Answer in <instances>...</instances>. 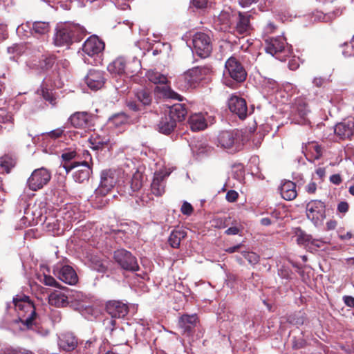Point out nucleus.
Wrapping results in <instances>:
<instances>
[{
  "label": "nucleus",
  "mask_w": 354,
  "mask_h": 354,
  "mask_svg": "<svg viewBox=\"0 0 354 354\" xmlns=\"http://www.w3.org/2000/svg\"><path fill=\"white\" fill-rule=\"evenodd\" d=\"M57 277L61 281L66 282V268L65 266H63L58 272Z\"/></svg>",
  "instance_id": "59"
},
{
  "label": "nucleus",
  "mask_w": 354,
  "mask_h": 354,
  "mask_svg": "<svg viewBox=\"0 0 354 354\" xmlns=\"http://www.w3.org/2000/svg\"><path fill=\"white\" fill-rule=\"evenodd\" d=\"M109 122L118 127L128 123L129 118L125 112H118L109 118Z\"/></svg>",
  "instance_id": "36"
},
{
  "label": "nucleus",
  "mask_w": 354,
  "mask_h": 354,
  "mask_svg": "<svg viewBox=\"0 0 354 354\" xmlns=\"http://www.w3.org/2000/svg\"><path fill=\"white\" fill-rule=\"evenodd\" d=\"M304 340L297 341L295 339H294L292 342V348L294 349H299L304 346Z\"/></svg>",
  "instance_id": "64"
},
{
  "label": "nucleus",
  "mask_w": 354,
  "mask_h": 354,
  "mask_svg": "<svg viewBox=\"0 0 354 354\" xmlns=\"http://www.w3.org/2000/svg\"><path fill=\"white\" fill-rule=\"evenodd\" d=\"M64 130L63 129H57L53 130L50 132L46 133V134L53 138H57L62 136Z\"/></svg>",
  "instance_id": "55"
},
{
  "label": "nucleus",
  "mask_w": 354,
  "mask_h": 354,
  "mask_svg": "<svg viewBox=\"0 0 354 354\" xmlns=\"http://www.w3.org/2000/svg\"><path fill=\"white\" fill-rule=\"evenodd\" d=\"M230 113H231V115L230 116L229 120H231V119L234 120V119L239 118L240 120L243 121L248 116V114H247L248 112H230Z\"/></svg>",
  "instance_id": "53"
},
{
  "label": "nucleus",
  "mask_w": 354,
  "mask_h": 354,
  "mask_svg": "<svg viewBox=\"0 0 354 354\" xmlns=\"http://www.w3.org/2000/svg\"><path fill=\"white\" fill-rule=\"evenodd\" d=\"M281 197L286 201H292L297 196L296 184L290 180H286L279 187Z\"/></svg>",
  "instance_id": "25"
},
{
  "label": "nucleus",
  "mask_w": 354,
  "mask_h": 354,
  "mask_svg": "<svg viewBox=\"0 0 354 354\" xmlns=\"http://www.w3.org/2000/svg\"><path fill=\"white\" fill-rule=\"evenodd\" d=\"M165 192V176L162 174L156 173L151 184V194L156 196H161Z\"/></svg>",
  "instance_id": "24"
},
{
  "label": "nucleus",
  "mask_w": 354,
  "mask_h": 354,
  "mask_svg": "<svg viewBox=\"0 0 354 354\" xmlns=\"http://www.w3.org/2000/svg\"><path fill=\"white\" fill-rule=\"evenodd\" d=\"M266 53L276 56L279 59H283L290 54V50L286 39L283 37H270L265 40Z\"/></svg>",
  "instance_id": "7"
},
{
  "label": "nucleus",
  "mask_w": 354,
  "mask_h": 354,
  "mask_svg": "<svg viewBox=\"0 0 354 354\" xmlns=\"http://www.w3.org/2000/svg\"><path fill=\"white\" fill-rule=\"evenodd\" d=\"M113 258L121 268L124 270L136 272L139 270L136 258L130 252L124 249L115 251Z\"/></svg>",
  "instance_id": "13"
},
{
  "label": "nucleus",
  "mask_w": 354,
  "mask_h": 354,
  "mask_svg": "<svg viewBox=\"0 0 354 354\" xmlns=\"http://www.w3.org/2000/svg\"><path fill=\"white\" fill-rule=\"evenodd\" d=\"M189 124L192 131L203 130L207 127V123L203 114V112L192 113L188 120Z\"/></svg>",
  "instance_id": "28"
},
{
  "label": "nucleus",
  "mask_w": 354,
  "mask_h": 354,
  "mask_svg": "<svg viewBox=\"0 0 354 354\" xmlns=\"http://www.w3.org/2000/svg\"><path fill=\"white\" fill-rule=\"evenodd\" d=\"M84 35L85 30L83 27L68 22V46L73 42L80 41Z\"/></svg>",
  "instance_id": "22"
},
{
  "label": "nucleus",
  "mask_w": 354,
  "mask_h": 354,
  "mask_svg": "<svg viewBox=\"0 0 354 354\" xmlns=\"http://www.w3.org/2000/svg\"><path fill=\"white\" fill-rule=\"evenodd\" d=\"M75 348H77L78 354H93L94 342L88 340L85 343H78L77 337L73 333H68V352L73 351Z\"/></svg>",
  "instance_id": "16"
},
{
  "label": "nucleus",
  "mask_w": 354,
  "mask_h": 354,
  "mask_svg": "<svg viewBox=\"0 0 354 354\" xmlns=\"http://www.w3.org/2000/svg\"><path fill=\"white\" fill-rule=\"evenodd\" d=\"M90 119L91 115L88 112H75L71 115L69 121L74 127L84 128L86 127Z\"/></svg>",
  "instance_id": "27"
},
{
  "label": "nucleus",
  "mask_w": 354,
  "mask_h": 354,
  "mask_svg": "<svg viewBox=\"0 0 354 354\" xmlns=\"http://www.w3.org/2000/svg\"><path fill=\"white\" fill-rule=\"evenodd\" d=\"M254 128L248 129H234L232 131H223L218 136V145L222 148L236 151L245 142L250 139Z\"/></svg>",
  "instance_id": "1"
},
{
  "label": "nucleus",
  "mask_w": 354,
  "mask_h": 354,
  "mask_svg": "<svg viewBox=\"0 0 354 354\" xmlns=\"http://www.w3.org/2000/svg\"><path fill=\"white\" fill-rule=\"evenodd\" d=\"M187 235L185 230H175L171 233L168 241L170 245L174 248H178L180 245V241Z\"/></svg>",
  "instance_id": "31"
},
{
  "label": "nucleus",
  "mask_w": 354,
  "mask_h": 354,
  "mask_svg": "<svg viewBox=\"0 0 354 354\" xmlns=\"http://www.w3.org/2000/svg\"><path fill=\"white\" fill-rule=\"evenodd\" d=\"M85 82L91 90L100 89L105 82L104 73L99 70H90L85 77Z\"/></svg>",
  "instance_id": "18"
},
{
  "label": "nucleus",
  "mask_w": 354,
  "mask_h": 354,
  "mask_svg": "<svg viewBox=\"0 0 354 354\" xmlns=\"http://www.w3.org/2000/svg\"><path fill=\"white\" fill-rule=\"evenodd\" d=\"M243 257L251 264H257L259 261V256L252 252H241Z\"/></svg>",
  "instance_id": "43"
},
{
  "label": "nucleus",
  "mask_w": 354,
  "mask_h": 354,
  "mask_svg": "<svg viewBox=\"0 0 354 354\" xmlns=\"http://www.w3.org/2000/svg\"><path fill=\"white\" fill-rule=\"evenodd\" d=\"M136 97L140 104L144 106L149 105L152 102L151 94L146 89H141L137 91Z\"/></svg>",
  "instance_id": "34"
},
{
  "label": "nucleus",
  "mask_w": 354,
  "mask_h": 354,
  "mask_svg": "<svg viewBox=\"0 0 354 354\" xmlns=\"http://www.w3.org/2000/svg\"><path fill=\"white\" fill-rule=\"evenodd\" d=\"M353 131L354 119L344 120L335 127V133L342 139L351 137L353 134Z\"/></svg>",
  "instance_id": "21"
},
{
  "label": "nucleus",
  "mask_w": 354,
  "mask_h": 354,
  "mask_svg": "<svg viewBox=\"0 0 354 354\" xmlns=\"http://www.w3.org/2000/svg\"><path fill=\"white\" fill-rule=\"evenodd\" d=\"M78 280L77 272L71 266L68 265V285H75Z\"/></svg>",
  "instance_id": "44"
},
{
  "label": "nucleus",
  "mask_w": 354,
  "mask_h": 354,
  "mask_svg": "<svg viewBox=\"0 0 354 354\" xmlns=\"http://www.w3.org/2000/svg\"><path fill=\"white\" fill-rule=\"evenodd\" d=\"M337 210L341 213H346L348 210V204L346 202H340L337 205Z\"/></svg>",
  "instance_id": "58"
},
{
  "label": "nucleus",
  "mask_w": 354,
  "mask_h": 354,
  "mask_svg": "<svg viewBox=\"0 0 354 354\" xmlns=\"http://www.w3.org/2000/svg\"><path fill=\"white\" fill-rule=\"evenodd\" d=\"M6 354H34L31 351L27 350H11L8 351Z\"/></svg>",
  "instance_id": "63"
},
{
  "label": "nucleus",
  "mask_w": 354,
  "mask_h": 354,
  "mask_svg": "<svg viewBox=\"0 0 354 354\" xmlns=\"http://www.w3.org/2000/svg\"><path fill=\"white\" fill-rule=\"evenodd\" d=\"M83 132L75 130H68V138H70L72 140L77 141L80 143L79 140L82 138Z\"/></svg>",
  "instance_id": "50"
},
{
  "label": "nucleus",
  "mask_w": 354,
  "mask_h": 354,
  "mask_svg": "<svg viewBox=\"0 0 354 354\" xmlns=\"http://www.w3.org/2000/svg\"><path fill=\"white\" fill-rule=\"evenodd\" d=\"M306 216L315 225H318L326 218V205L319 200H312L306 204Z\"/></svg>",
  "instance_id": "12"
},
{
  "label": "nucleus",
  "mask_w": 354,
  "mask_h": 354,
  "mask_svg": "<svg viewBox=\"0 0 354 354\" xmlns=\"http://www.w3.org/2000/svg\"><path fill=\"white\" fill-rule=\"evenodd\" d=\"M90 143L91 148L93 150L102 149L103 148L108 146L109 139L105 137H100L99 136L91 137L90 138Z\"/></svg>",
  "instance_id": "33"
},
{
  "label": "nucleus",
  "mask_w": 354,
  "mask_h": 354,
  "mask_svg": "<svg viewBox=\"0 0 354 354\" xmlns=\"http://www.w3.org/2000/svg\"><path fill=\"white\" fill-rule=\"evenodd\" d=\"M32 29L36 33L44 35L48 32L50 26L48 22L35 21L32 24Z\"/></svg>",
  "instance_id": "38"
},
{
  "label": "nucleus",
  "mask_w": 354,
  "mask_h": 354,
  "mask_svg": "<svg viewBox=\"0 0 354 354\" xmlns=\"http://www.w3.org/2000/svg\"><path fill=\"white\" fill-rule=\"evenodd\" d=\"M146 76L151 82L155 84H166L168 82L167 76L154 70L148 71Z\"/></svg>",
  "instance_id": "32"
},
{
  "label": "nucleus",
  "mask_w": 354,
  "mask_h": 354,
  "mask_svg": "<svg viewBox=\"0 0 354 354\" xmlns=\"http://www.w3.org/2000/svg\"><path fill=\"white\" fill-rule=\"evenodd\" d=\"M180 210L184 215L189 216L192 214L194 209L189 203L185 201L181 206Z\"/></svg>",
  "instance_id": "51"
},
{
  "label": "nucleus",
  "mask_w": 354,
  "mask_h": 354,
  "mask_svg": "<svg viewBox=\"0 0 354 354\" xmlns=\"http://www.w3.org/2000/svg\"><path fill=\"white\" fill-rule=\"evenodd\" d=\"M251 15L248 12H238L235 30L240 35H248L252 30Z\"/></svg>",
  "instance_id": "20"
},
{
  "label": "nucleus",
  "mask_w": 354,
  "mask_h": 354,
  "mask_svg": "<svg viewBox=\"0 0 354 354\" xmlns=\"http://www.w3.org/2000/svg\"><path fill=\"white\" fill-rule=\"evenodd\" d=\"M208 0H192L193 6L197 8H204L207 6Z\"/></svg>",
  "instance_id": "57"
},
{
  "label": "nucleus",
  "mask_w": 354,
  "mask_h": 354,
  "mask_svg": "<svg viewBox=\"0 0 354 354\" xmlns=\"http://www.w3.org/2000/svg\"><path fill=\"white\" fill-rule=\"evenodd\" d=\"M297 241L299 245H307L308 243L314 244V240L311 235L306 234L301 229H298L297 232Z\"/></svg>",
  "instance_id": "37"
},
{
  "label": "nucleus",
  "mask_w": 354,
  "mask_h": 354,
  "mask_svg": "<svg viewBox=\"0 0 354 354\" xmlns=\"http://www.w3.org/2000/svg\"><path fill=\"white\" fill-rule=\"evenodd\" d=\"M190 108L185 103L175 104L171 107L170 111H187Z\"/></svg>",
  "instance_id": "56"
},
{
  "label": "nucleus",
  "mask_w": 354,
  "mask_h": 354,
  "mask_svg": "<svg viewBox=\"0 0 354 354\" xmlns=\"http://www.w3.org/2000/svg\"><path fill=\"white\" fill-rule=\"evenodd\" d=\"M13 302L20 322L28 328H30L36 317L34 304L29 301L28 297L26 296L19 299L14 298Z\"/></svg>",
  "instance_id": "4"
},
{
  "label": "nucleus",
  "mask_w": 354,
  "mask_h": 354,
  "mask_svg": "<svg viewBox=\"0 0 354 354\" xmlns=\"http://www.w3.org/2000/svg\"><path fill=\"white\" fill-rule=\"evenodd\" d=\"M229 111H248L245 100L236 95H232L228 100Z\"/></svg>",
  "instance_id": "30"
},
{
  "label": "nucleus",
  "mask_w": 354,
  "mask_h": 354,
  "mask_svg": "<svg viewBox=\"0 0 354 354\" xmlns=\"http://www.w3.org/2000/svg\"><path fill=\"white\" fill-rule=\"evenodd\" d=\"M344 304L348 307H354V297L351 296H344L343 297Z\"/></svg>",
  "instance_id": "60"
},
{
  "label": "nucleus",
  "mask_w": 354,
  "mask_h": 354,
  "mask_svg": "<svg viewBox=\"0 0 354 354\" xmlns=\"http://www.w3.org/2000/svg\"><path fill=\"white\" fill-rule=\"evenodd\" d=\"M187 112H163L159 122L157 124V130L163 134H170L176 128L177 121L180 122L185 119Z\"/></svg>",
  "instance_id": "8"
},
{
  "label": "nucleus",
  "mask_w": 354,
  "mask_h": 354,
  "mask_svg": "<svg viewBox=\"0 0 354 354\" xmlns=\"http://www.w3.org/2000/svg\"><path fill=\"white\" fill-rule=\"evenodd\" d=\"M239 194L234 190H230L227 192L225 198L228 202H235L238 198Z\"/></svg>",
  "instance_id": "54"
},
{
  "label": "nucleus",
  "mask_w": 354,
  "mask_h": 354,
  "mask_svg": "<svg viewBox=\"0 0 354 354\" xmlns=\"http://www.w3.org/2000/svg\"><path fill=\"white\" fill-rule=\"evenodd\" d=\"M263 86L272 91H277L279 88L277 82L272 79H266L263 81Z\"/></svg>",
  "instance_id": "48"
},
{
  "label": "nucleus",
  "mask_w": 354,
  "mask_h": 354,
  "mask_svg": "<svg viewBox=\"0 0 354 354\" xmlns=\"http://www.w3.org/2000/svg\"><path fill=\"white\" fill-rule=\"evenodd\" d=\"M50 178V174L47 169H35L28 180V187L32 191L40 189L49 182Z\"/></svg>",
  "instance_id": "14"
},
{
  "label": "nucleus",
  "mask_w": 354,
  "mask_h": 354,
  "mask_svg": "<svg viewBox=\"0 0 354 354\" xmlns=\"http://www.w3.org/2000/svg\"><path fill=\"white\" fill-rule=\"evenodd\" d=\"M66 290L64 288L55 290L48 297L49 304L57 308L64 307L66 304Z\"/></svg>",
  "instance_id": "23"
},
{
  "label": "nucleus",
  "mask_w": 354,
  "mask_h": 354,
  "mask_svg": "<svg viewBox=\"0 0 354 354\" xmlns=\"http://www.w3.org/2000/svg\"><path fill=\"white\" fill-rule=\"evenodd\" d=\"M192 44L196 54L201 57H207L212 53V44L209 35L198 32L194 35Z\"/></svg>",
  "instance_id": "11"
},
{
  "label": "nucleus",
  "mask_w": 354,
  "mask_h": 354,
  "mask_svg": "<svg viewBox=\"0 0 354 354\" xmlns=\"http://www.w3.org/2000/svg\"><path fill=\"white\" fill-rule=\"evenodd\" d=\"M330 180L335 185H339L342 182V178L339 174H333L330 177Z\"/></svg>",
  "instance_id": "62"
},
{
  "label": "nucleus",
  "mask_w": 354,
  "mask_h": 354,
  "mask_svg": "<svg viewBox=\"0 0 354 354\" xmlns=\"http://www.w3.org/2000/svg\"><path fill=\"white\" fill-rule=\"evenodd\" d=\"M118 173L115 169H104L100 174V182L95 189L97 196H106L114 188L118 180Z\"/></svg>",
  "instance_id": "9"
},
{
  "label": "nucleus",
  "mask_w": 354,
  "mask_h": 354,
  "mask_svg": "<svg viewBox=\"0 0 354 354\" xmlns=\"http://www.w3.org/2000/svg\"><path fill=\"white\" fill-rule=\"evenodd\" d=\"M344 46L346 47V49L342 51V54L345 57H354V39H353L350 44L344 43Z\"/></svg>",
  "instance_id": "49"
},
{
  "label": "nucleus",
  "mask_w": 354,
  "mask_h": 354,
  "mask_svg": "<svg viewBox=\"0 0 354 354\" xmlns=\"http://www.w3.org/2000/svg\"><path fill=\"white\" fill-rule=\"evenodd\" d=\"M231 218L228 217H220L213 220V226L216 228L222 229L227 227L230 223Z\"/></svg>",
  "instance_id": "41"
},
{
  "label": "nucleus",
  "mask_w": 354,
  "mask_h": 354,
  "mask_svg": "<svg viewBox=\"0 0 354 354\" xmlns=\"http://www.w3.org/2000/svg\"><path fill=\"white\" fill-rule=\"evenodd\" d=\"M54 44L62 46L66 43V25L63 23L57 24L54 35Z\"/></svg>",
  "instance_id": "29"
},
{
  "label": "nucleus",
  "mask_w": 354,
  "mask_h": 354,
  "mask_svg": "<svg viewBox=\"0 0 354 354\" xmlns=\"http://www.w3.org/2000/svg\"><path fill=\"white\" fill-rule=\"evenodd\" d=\"M141 68L140 61L133 57L131 62L126 63L122 57H119L114 60L108 66V71L111 73L122 75L126 72L129 73H135L138 72Z\"/></svg>",
  "instance_id": "10"
},
{
  "label": "nucleus",
  "mask_w": 354,
  "mask_h": 354,
  "mask_svg": "<svg viewBox=\"0 0 354 354\" xmlns=\"http://www.w3.org/2000/svg\"><path fill=\"white\" fill-rule=\"evenodd\" d=\"M225 69L230 77L234 80H225V84L230 88H236L237 84L245 80L247 73L241 63L234 57H230L225 62Z\"/></svg>",
  "instance_id": "3"
},
{
  "label": "nucleus",
  "mask_w": 354,
  "mask_h": 354,
  "mask_svg": "<svg viewBox=\"0 0 354 354\" xmlns=\"http://www.w3.org/2000/svg\"><path fill=\"white\" fill-rule=\"evenodd\" d=\"M152 200L153 197L151 196V194L143 193L136 200V202L140 206H145L150 203Z\"/></svg>",
  "instance_id": "45"
},
{
  "label": "nucleus",
  "mask_w": 354,
  "mask_h": 354,
  "mask_svg": "<svg viewBox=\"0 0 354 354\" xmlns=\"http://www.w3.org/2000/svg\"><path fill=\"white\" fill-rule=\"evenodd\" d=\"M39 281L44 283L46 286L57 287L59 284L56 282L55 279L49 275L43 274L40 277Z\"/></svg>",
  "instance_id": "46"
},
{
  "label": "nucleus",
  "mask_w": 354,
  "mask_h": 354,
  "mask_svg": "<svg viewBox=\"0 0 354 354\" xmlns=\"http://www.w3.org/2000/svg\"><path fill=\"white\" fill-rule=\"evenodd\" d=\"M142 186V175L137 172L133 174L131 180L130 187L133 192L138 191Z\"/></svg>",
  "instance_id": "39"
},
{
  "label": "nucleus",
  "mask_w": 354,
  "mask_h": 354,
  "mask_svg": "<svg viewBox=\"0 0 354 354\" xmlns=\"http://www.w3.org/2000/svg\"><path fill=\"white\" fill-rule=\"evenodd\" d=\"M15 165V160L9 156H4L0 158V169L9 173Z\"/></svg>",
  "instance_id": "35"
},
{
  "label": "nucleus",
  "mask_w": 354,
  "mask_h": 354,
  "mask_svg": "<svg viewBox=\"0 0 354 354\" xmlns=\"http://www.w3.org/2000/svg\"><path fill=\"white\" fill-rule=\"evenodd\" d=\"M86 297L82 292L68 288V306L80 311L86 306Z\"/></svg>",
  "instance_id": "17"
},
{
  "label": "nucleus",
  "mask_w": 354,
  "mask_h": 354,
  "mask_svg": "<svg viewBox=\"0 0 354 354\" xmlns=\"http://www.w3.org/2000/svg\"><path fill=\"white\" fill-rule=\"evenodd\" d=\"M106 311L111 316V319L104 320V324L107 322L106 329L110 332L114 330L116 322L113 318H124L129 313V306L127 304L120 301L112 300L106 304Z\"/></svg>",
  "instance_id": "6"
},
{
  "label": "nucleus",
  "mask_w": 354,
  "mask_h": 354,
  "mask_svg": "<svg viewBox=\"0 0 354 354\" xmlns=\"http://www.w3.org/2000/svg\"><path fill=\"white\" fill-rule=\"evenodd\" d=\"M76 147L73 150L68 148V173L75 170L72 174L73 180L77 183H82L88 180L91 169L86 161H70L76 156Z\"/></svg>",
  "instance_id": "2"
},
{
  "label": "nucleus",
  "mask_w": 354,
  "mask_h": 354,
  "mask_svg": "<svg viewBox=\"0 0 354 354\" xmlns=\"http://www.w3.org/2000/svg\"><path fill=\"white\" fill-rule=\"evenodd\" d=\"M208 72L209 68L207 67H194L179 76L176 80V84L181 90L189 89L195 86V84L201 80Z\"/></svg>",
  "instance_id": "5"
},
{
  "label": "nucleus",
  "mask_w": 354,
  "mask_h": 354,
  "mask_svg": "<svg viewBox=\"0 0 354 354\" xmlns=\"http://www.w3.org/2000/svg\"><path fill=\"white\" fill-rule=\"evenodd\" d=\"M198 322L196 314L183 315L178 320V326L183 330V335L190 336Z\"/></svg>",
  "instance_id": "19"
},
{
  "label": "nucleus",
  "mask_w": 354,
  "mask_h": 354,
  "mask_svg": "<svg viewBox=\"0 0 354 354\" xmlns=\"http://www.w3.org/2000/svg\"><path fill=\"white\" fill-rule=\"evenodd\" d=\"M104 43L97 36L93 35L88 37L82 46V50L88 57L98 56L104 49Z\"/></svg>",
  "instance_id": "15"
},
{
  "label": "nucleus",
  "mask_w": 354,
  "mask_h": 354,
  "mask_svg": "<svg viewBox=\"0 0 354 354\" xmlns=\"http://www.w3.org/2000/svg\"><path fill=\"white\" fill-rule=\"evenodd\" d=\"M70 212H73V215H69V217H71L72 220H76L77 218L75 215L77 214H79V207H77L76 205H72L68 203V214L70 213Z\"/></svg>",
  "instance_id": "52"
},
{
  "label": "nucleus",
  "mask_w": 354,
  "mask_h": 354,
  "mask_svg": "<svg viewBox=\"0 0 354 354\" xmlns=\"http://www.w3.org/2000/svg\"><path fill=\"white\" fill-rule=\"evenodd\" d=\"M232 226L229 227L225 231V234L227 235H236L239 234L243 230V227L241 224H238L236 220H233L230 223V225Z\"/></svg>",
  "instance_id": "40"
},
{
  "label": "nucleus",
  "mask_w": 354,
  "mask_h": 354,
  "mask_svg": "<svg viewBox=\"0 0 354 354\" xmlns=\"http://www.w3.org/2000/svg\"><path fill=\"white\" fill-rule=\"evenodd\" d=\"M316 189H317V185L314 182H311V183H308L306 187V191L310 194L315 193L316 191Z\"/></svg>",
  "instance_id": "61"
},
{
  "label": "nucleus",
  "mask_w": 354,
  "mask_h": 354,
  "mask_svg": "<svg viewBox=\"0 0 354 354\" xmlns=\"http://www.w3.org/2000/svg\"><path fill=\"white\" fill-rule=\"evenodd\" d=\"M49 81L50 80L45 78L43 80L40 88L37 91V93L41 95L46 102H48L52 105H55L57 104V98L53 94L52 90L48 88Z\"/></svg>",
  "instance_id": "26"
},
{
  "label": "nucleus",
  "mask_w": 354,
  "mask_h": 354,
  "mask_svg": "<svg viewBox=\"0 0 354 354\" xmlns=\"http://www.w3.org/2000/svg\"><path fill=\"white\" fill-rule=\"evenodd\" d=\"M268 104V100L263 96H259L256 99V101L251 104V109L254 111L257 109H266V104Z\"/></svg>",
  "instance_id": "42"
},
{
  "label": "nucleus",
  "mask_w": 354,
  "mask_h": 354,
  "mask_svg": "<svg viewBox=\"0 0 354 354\" xmlns=\"http://www.w3.org/2000/svg\"><path fill=\"white\" fill-rule=\"evenodd\" d=\"M95 200H94V205L97 208H102L104 206L106 205L108 203L109 200L107 198H104L106 196H97V194L95 193Z\"/></svg>",
  "instance_id": "47"
}]
</instances>
